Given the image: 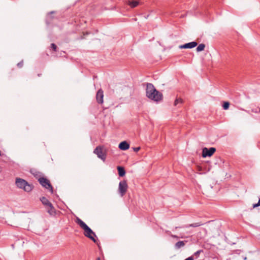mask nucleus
<instances>
[{
    "label": "nucleus",
    "mask_w": 260,
    "mask_h": 260,
    "mask_svg": "<svg viewBox=\"0 0 260 260\" xmlns=\"http://www.w3.org/2000/svg\"><path fill=\"white\" fill-rule=\"evenodd\" d=\"M41 201L42 202V204L46 206V207H48L49 206H51L52 204L46 198L44 197H42L40 199Z\"/></svg>",
    "instance_id": "obj_12"
},
{
    "label": "nucleus",
    "mask_w": 260,
    "mask_h": 260,
    "mask_svg": "<svg viewBox=\"0 0 260 260\" xmlns=\"http://www.w3.org/2000/svg\"><path fill=\"white\" fill-rule=\"evenodd\" d=\"M258 203L260 204V199L258 200Z\"/></svg>",
    "instance_id": "obj_29"
},
{
    "label": "nucleus",
    "mask_w": 260,
    "mask_h": 260,
    "mask_svg": "<svg viewBox=\"0 0 260 260\" xmlns=\"http://www.w3.org/2000/svg\"><path fill=\"white\" fill-rule=\"evenodd\" d=\"M94 153L98 155V157L103 160H105L106 158V155L105 152L103 151V147L101 146H98L94 150Z\"/></svg>",
    "instance_id": "obj_6"
},
{
    "label": "nucleus",
    "mask_w": 260,
    "mask_h": 260,
    "mask_svg": "<svg viewBox=\"0 0 260 260\" xmlns=\"http://www.w3.org/2000/svg\"><path fill=\"white\" fill-rule=\"evenodd\" d=\"M140 147H139L134 148V150L135 152H138V151L140 150Z\"/></svg>",
    "instance_id": "obj_25"
},
{
    "label": "nucleus",
    "mask_w": 260,
    "mask_h": 260,
    "mask_svg": "<svg viewBox=\"0 0 260 260\" xmlns=\"http://www.w3.org/2000/svg\"><path fill=\"white\" fill-rule=\"evenodd\" d=\"M15 183L18 187L23 189L25 191L29 192L32 190V186L23 179L17 178Z\"/></svg>",
    "instance_id": "obj_3"
},
{
    "label": "nucleus",
    "mask_w": 260,
    "mask_h": 260,
    "mask_svg": "<svg viewBox=\"0 0 260 260\" xmlns=\"http://www.w3.org/2000/svg\"><path fill=\"white\" fill-rule=\"evenodd\" d=\"M215 151L216 149L214 147H211L209 149L205 147L202 150V156L203 157L211 156Z\"/></svg>",
    "instance_id": "obj_7"
},
{
    "label": "nucleus",
    "mask_w": 260,
    "mask_h": 260,
    "mask_svg": "<svg viewBox=\"0 0 260 260\" xmlns=\"http://www.w3.org/2000/svg\"><path fill=\"white\" fill-rule=\"evenodd\" d=\"M127 4L130 6L132 8H135L138 5L139 3L137 1H127Z\"/></svg>",
    "instance_id": "obj_16"
},
{
    "label": "nucleus",
    "mask_w": 260,
    "mask_h": 260,
    "mask_svg": "<svg viewBox=\"0 0 260 260\" xmlns=\"http://www.w3.org/2000/svg\"><path fill=\"white\" fill-rule=\"evenodd\" d=\"M203 224L201 223V222H197V223H192V224H186V225H184L182 226H180V227H178V226H176L175 227V229H177L178 228H188L189 227H193V228H196V227H198V226H199L200 225H202Z\"/></svg>",
    "instance_id": "obj_10"
},
{
    "label": "nucleus",
    "mask_w": 260,
    "mask_h": 260,
    "mask_svg": "<svg viewBox=\"0 0 260 260\" xmlns=\"http://www.w3.org/2000/svg\"><path fill=\"white\" fill-rule=\"evenodd\" d=\"M47 208V212L51 215H54L55 213V210L53 207L52 204L51 206H49Z\"/></svg>",
    "instance_id": "obj_13"
},
{
    "label": "nucleus",
    "mask_w": 260,
    "mask_h": 260,
    "mask_svg": "<svg viewBox=\"0 0 260 260\" xmlns=\"http://www.w3.org/2000/svg\"><path fill=\"white\" fill-rule=\"evenodd\" d=\"M198 45L196 42H191L190 43H186L184 45H180L179 48L180 49H188V48H193L197 46Z\"/></svg>",
    "instance_id": "obj_8"
},
{
    "label": "nucleus",
    "mask_w": 260,
    "mask_h": 260,
    "mask_svg": "<svg viewBox=\"0 0 260 260\" xmlns=\"http://www.w3.org/2000/svg\"><path fill=\"white\" fill-rule=\"evenodd\" d=\"M203 252V250H199L198 251H197V252H196L194 254H193V255H192L193 256H196V258H198L199 256V255L200 254Z\"/></svg>",
    "instance_id": "obj_21"
},
{
    "label": "nucleus",
    "mask_w": 260,
    "mask_h": 260,
    "mask_svg": "<svg viewBox=\"0 0 260 260\" xmlns=\"http://www.w3.org/2000/svg\"><path fill=\"white\" fill-rule=\"evenodd\" d=\"M76 223L84 230V234L86 237L92 240L94 243L96 242L95 239V237H96V235L85 222L81 219L77 218Z\"/></svg>",
    "instance_id": "obj_2"
},
{
    "label": "nucleus",
    "mask_w": 260,
    "mask_h": 260,
    "mask_svg": "<svg viewBox=\"0 0 260 260\" xmlns=\"http://www.w3.org/2000/svg\"><path fill=\"white\" fill-rule=\"evenodd\" d=\"M182 100L181 99H176L174 102V105L177 106L179 103H182Z\"/></svg>",
    "instance_id": "obj_20"
},
{
    "label": "nucleus",
    "mask_w": 260,
    "mask_h": 260,
    "mask_svg": "<svg viewBox=\"0 0 260 260\" xmlns=\"http://www.w3.org/2000/svg\"><path fill=\"white\" fill-rule=\"evenodd\" d=\"M244 260L246 259V257H245L244 258Z\"/></svg>",
    "instance_id": "obj_30"
},
{
    "label": "nucleus",
    "mask_w": 260,
    "mask_h": 260,
    "mask_svg": "<svg viewBox=\"0 0 260 260\" xmlns=\"http://www.w3.org/2000/svg\"><path fill=\"white\" fill-rule=\"evenodd\" d=\"M103 97H104V92L102 89H99L96 95V99L97 102L99 104H102L103 103Z\"/></svg>",
    "instance_id": "obj_9"
},
{
    "label": "nucleus",
    "mask_w": 260,
    "mask_h": 260,
    "mask_svg": "<svg viewBox=\"0 0 260 260\" xmlns=\"http://www.w3.org/2000/svg\"><path fill=\"white\" fill-rule=\"evenodd\" d=\"M167 233L169 235H170V236L173 238H176V239H178L179 238H184L185 237L183 235L181 236L180 237H178V236L177 235H173L171 234V232L170 231H167Z\"/></svg>",
    "instance_id": "obj_18"
},
{
    "label": "nucleus",
    "mask_w": 260,
    "mask_h": 260,
    "mask_svg": "<svg viewBox=\"0 0 260 260\" xmlns=\"http://www.w3.org/2000/svg\"><path fill=\"white\" fill-rule=\"evenodd\" d=\"M259 206H260V204L258 202L257 203L253 205V208H255L257 207H258Z\"/></svg>",
    "instance_id": "obj_24"
},
{
    "label": "nucleus",
    "mask_w": 260,
    "mask_h": 260,
    "mask_svg": "<svg viewBox=\"0 0 260 260\" xmlns=\"http://www.w3.org/2000/svg\"><path fill=\"white\" fill-rule=\"evenodd\" d=\"M96 260H100V257H98Z\"/></svg>",
    "instance_id": "obj_27"
},
{
    "label": "nucleus",
    "mask_w": 260,
    "mask_h": 260,
    "mask_svg": "<svg viewBox=\"0 0 260 260\" xmlns=\"http://www.w3.org/2000/svg\"><path fill=\"white\" fill-rule=\"evenodd\" d=\"M184 260H194V258L193 257V256H189L188 258H186Z\"/></svg>",
    "instance_id": "obj_26"
},
{
    "label": "nucleus",
    "mask_w": 260,
    "mask_h": 260,
    "mask_svg": "<svg viewBox=\"0 0 260 260\" xmlns=\"http://www.w3.org/2000/svg\"><path fill=\"white\" fill-rule=\"evenodd\" d=\"M38 181L41 185L46 189H49L51 193H53V187L50 181L47 179L41 177L39 179Z\"/></svg>",
    "instance_id": "obj_4"
},
{
    "label": "nucleus",
    "mask_w": 260,
    "mask_h": 260,
    "mask_svg": "<svg viewBox=\"0 0 260 260\" xmlns=\"http://www.w3.org/2000/svg\"><path fill=\"white\" fill-rule=\"evenodd\" d=\"M17 66L19 68H21L23 66V61L21 60L20 62L17 63Z\"/></svg>",
    "instance_id": "obj_23"
},
{
    "label": "nucleus",
    "mask_w": 260,
    "mask_h": 260,
    "mask_svg": "<svg viewBox=\"0 0 260 260\" xmlns=\"http://www.w3.org/2000/svg\"><path fill=\"white\" fill-rule=\"evenodd\" d=\"M230 103L228 102H224L223 105V108L224 110H227L229 108Z\"/></svg>",
    "instance_id": "obj_19"
},
{
    "label": "nucleus",
    "mask_w": 260,
    "mask_h": 260,
    "mask_svg": "<svg viewBox=\"0 0 260 260\" xmlns=\"http://www.w3.org/2000/svg\"><path fill=\"white\" fill-rule=\"evenodd\" d=\"M185 242H187V241H180L177 242L175 244V248L178 249L182 247H183L185 244Z\"/></svg>",
    "instance_id": "obj_15"
},
{
    "label": "nucleus",
    "mask_w": 260,
    "mask_h": 260,
    "mask_svg": "<svg viewBox=\"0 0 260 260\" xmlns=\"http://www.w3.org/2000/svg\"><path fill=\"white\" fill-rule=\"evenodd\" d=\"M96 260H100V257H98Z\"/></svg>",
    "instance_id": "obj_28"
},
{
    "label": "nucleus",
    "mask_w": 260,
    "mask_h": 260,
    "mask_svg": "<svg viewBox=\"0 0 260 260\" xmlns=\"http://www.w3.org/2000/svg\"><path fill=\"white\" fill-rule=\"evenodd\" d=\"M117 170L118 172L119 176L120 177H122L125 175V171L123 167L118 166L117 167Z\"/></svg>",
    "instance_id": "obj_14"
},
{
    "label": "nucleus",
    "mask_w": 260,
    "mask_h": 260,
    "mask_svg": "<svg viewBox=\"0 0 260 260\" xmlns=\"http://www.w3.org/2000/svg\"><path fill=\"white\" fill-rule=\"evenodd\" d=\"M205 48V45L204 44H200L198 45L196 48L197 52H200L203 51Z\"/></svg>",
    "instance_id": "obj_17"
},
{
    "label": "nucleus",
    "mask_w": 260,
    "mask_h": 260,
    "mask_svg": "<svg viewBox=\"0 0 260 260\" xmlns=\"http://www.w3.org/2000/svg\"><path fill=\"white\" fill-rule=\"evenodd\" d=\"M128 188V185L126 180H123L119 182L118 191L121 197H123L126 193Z\"/></svg>",
    "instance_id": "obj_5"
},
{
    "label": "nucleus",
    "mask_w": 260,
    "mask_h": 260,
    "mask_svg": "<svg viewBox=\"0 0 260 260\" xmlns=\"http://www.w3.org/2000/svg\"><path fill=\"white\" fill-rule=\"evenodd\" d=\"M51 48L55 52L57 50V46L54 44V43H52L51 44Z\"/></svg>",
    "instance_id": "obj_22"
},
{
    "label": "nucleus",
    "mask_w": 260,
    "mask_h": 260,
    "mask_svg": "<svg viewBox=\"0 0 260 260\" xmlns=\"http://www.w3.org/2000/svg\"><path fill=\"white\" fill-rule=\"evenodd\" d=\"M129 148V145L126 141H123L119 144V148L122 150H127Z\"/></svg>",
    "instance_id": "obj_11"
},
{
    "label": "nucleus",
    "mask_w": 260,
    "mask_h": 260,
    "mask_svg": "<svg viewBox=\"0 0 260 260\" xmlns=\"http://www.w3.org/2000/svg\"><path fill=\"white\" fill-rule=\"evenodd\" d=\"M146 96L149 99L156 102L162 100V94L157 90L151 83H147L146 89Z\"/></svg>",
    "instance_id": "obj_1"
}]
</instances>
